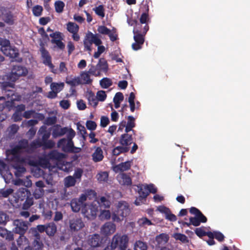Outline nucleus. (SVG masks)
Wrapping results in <instances>:
<instances>
[{"instance_id": "obj_1", "label": "nucleus", "mask_w": 250, "mask_h": 250, "mask_svg": "<svg viewBox=\"0 0 250 250\" xmlns=\"http://www.w3.org/2000/svg\"><path fill=\"white\" fill-rule=\"evenodd\" d=\"M75 135V131L70 128L69 132L66 134L67 138H63L59 140L57 147L61 148L64 152H79L81 148L75 147L72 140Z\"/></svg>"}, {"instance_id": "obj_2", "label": "nucleus", "mask_w": 250, "mask_h": 250, "mask_svg": "<svg viewBox=\"0 0 250 250\" xmlns=\"http://www.w3.org/2000/svg\"><path fill=\"white\" fill-rule=\"evenodd\" d=\"M130 213V206L125 201L118 202L116 206V209L112 211V220L114 222L120 223Z\"/></svg>"}, {"instance_id": "obj_3", "label": "nucleus", "mask_w": 250, "mask_h": 250, "mask_svg": "<svg viewBox=\"0 0 250 250\" xmlns=\"http://www.w3.org/2000/svg\"><path fill=\"white\" fill-rule=\"evenodd\" d=\"M15 197L17 202L22 204V208L24 210L28 209L33 205V195L26 188H20L15 193Z\"/></svg>"}, {"instance_id": "obj_4", "label": "nucleus", "mask_w": 250, "mask_h": 250, "mask_svg": "<svg viewBox=\"0 0 250 250\" xmlns=\"http://www.w3.org/2000/svg\"><path fill=\"white\" fill-rule=\"evenodd\" d=\"M129 238L125 234L116 233L112 238L110 247L118 250H126L128 245Z\"/></svg>"}, {"instance_id": "obj_5", "label": "nucleus", "mask_w": 250, "mask_h": 250, "mask_svg": "<svg viewBox=\"0 0 250 250\" xmlns=\"http://www.w3.org/2000/svg\"><path fill=\"white\" fill-rule=\"evenodd\" d=\"M9 44L10 42L8 40L1 41L0 45H2L1 51L5 55L14 59L18 62H21L22 60L19 57V50L16 47L12 48Z\"/></svg>"}, {"instance_id": "obj_6", "label": "nucleus", "mask_w": 250, "mask_h": 250, "mask_svg": "<svg viewBox=\"0 0 250 250\" xmlns=\"http://www.w3.org/2000/svg\"><path fill=\"white\" fill-rule=\"evenodd\" d=\"M88 72L95 77L101 75V72L107 73L108 70V65L104 58H100L98 63L96 65L90 64Z\"/></svg>"}, {"instance_id": "obj_7", "label": "nucleus", "mask_w": 250, "mask_h": 250, "mask_svg": "<svg viewBox=\"0 0 250 250\" xmlns=\"http://www.w3.org/2000/svg\"><path fill=\"white\" fill-rule=\"evenodd\" d=\"M28 73L27 69L21 65H14L11 72L7 75V80L12 82H15L20 77L25 76Z\"/></svg>"}, {"instance_id": "obj_8", "label": "nucleus", "mask_w": 250, "mask_h": 250, "mask_svg": "<svg viewBox=\"0 0 250 250\" xmlns=\"http://www.w3.org/2000/svg\"><path fill=\"white\" fill-rule=\"evenodd\" d=\"M98 206L96 204H85L82 209V213L88 219H94L97 216Z\"/></svg>"}, {"instance_id": "obj_9", "label": "nucleus", "mask_w": 250, "mask_h": 250, "mask_svg": "<svg viewBox=\"0 0 250 250\" xmlns=\"http://www.w3.org/2000/svg\"><path fill=\"white\" fill-rule=\"evenodd\" d=\"M86 196L84 195H81L79 198L72 199L70 202V206L73 211L79 212L85 205Z\"/></svg>"}, {"instance_id": "obj_10", "label": "nucleus", "mask_w": 250, "mask_h": 250, "mask_svg": "<svg viewBox=\"0 0 250 250\" xmlns=\"http://www.w3.org/2000/svg\"><path fill=\"white\" fill-rule=\"evenodd\" d=\"M14 225L15 226V233L19 234L20 235H23L28 228L27 223L21 220H15Z\"/></svg>"}, {"instance_id": "obj_11", "label": "nucleus", "mask_w": 250, "mask_h": 250, "mask_svg": "<svg viewBox=\"0 0 250 250\" xmlns=\"http://www.w3.org/2000/svg\"><path fill=\"white\" fill-rule=\"evenodd\" d=\"M69 226L72 231H77L83 228L84 225L81 218L76 216L69 220Z\"/></svg>"}, {"instance_id": "obj_12", "label": "nucleus", "mask_w": 250, "mask_h": 250, "mask_svg": "<svg viewBox=\"0 0 250 250\" xmlns=\"http://www.w3.org/2000/svg\"><path fill=\"white\" fill-rule=\"evenodd\" d=\"M144 34H134V40L135 42L132 44V48L135 51L141 49L145 42V36Z\"/></svg>"}, {"instance_id": "obj_13", "label": "nucleus", "mask_w": 250, "mask_h": 250, "mask_svg": "<svg viewBox=\"0 0 250 250\" xmlns=\"http://www.w3.org/2000/svg\"><path fill=\"white\" fill-rule=\"evenodd\" d=\"M40 51L43 60V63L50 68H53L54 66L52 63L51 57L48 51L43 46L41 47Z\"/></svg>"}, {"instance_id": "obj_14", "label": "nucleus", "mask_w": 250, "mask_h": 250, "mask_svg": "<svg viewBox=\"0 0 250 250\" xmlns=\"http://www.w3.org/2000/svg\"><path fill=\"white\" fill-rule=\"evenodd\" d=\"M63 154L59 152L57 150H53L50 151L46 156L47 159L41 160V162H43L44 164L48 163V159L52 160H60L63 158Z\"/></svg>"}, {"instance_id": "obj_15", "label": "nucleus", "mask_w": 250, "mask_h": 250, "mask_svg": "<svg viewBox=\"0 0 250 250\" xmlns=\"http://www.w3.org/2000/svg\"><path fill=\"white\" fill-rule=\"evenodd\" d=\"M14 89L15 88H12L10 90H7V92H2L5 96L11 101V102H9L11 103L9 107L12 106V104L14 101H20L21 99V95L16 93Z\"/></svg>"}, {"instance_id": "obj_16", "label": "nucleus", "mask_w": 250, "mask_h": 250, "mask_svg": "<svg viewBox=\"0 0 250 250\" xmlns=\"http://www.w3.org/2000/svg\"><path fill=\"white\" fill-rule=\"evenodd\" d=\"M70 131L67 127H61L59 125H56L54 126L53 130L52 135L54 138L62 136L65 134H67Z\"/></svg>"}, {"instance_id": "obj_17", "label": "nucleus", "mask_w": 250, "mask_h": 250, "mask_svg": "<svg viewBox=\"0 0 250 250\" xmlns=\"http://www.w3.org/2000/svg\"><path fill=\"white\" fill-rule=\"evenodd\" d=\"M116 230V225L110 222L105 223L102 227V233L106 235L113 233Z\"/></svg>"}, {"instance_id": "obj_18", "label": "nucleus", "mask_w": 250, "mask_h": 250, "mask_svg": "<svg viewBox=\"0 0 250 250\" xmlns=\"http://www.w3.org/2000/svg\"><path fill=\"white\" fill-rule=\"evenodd\" d=\"M6 155L7 160L10 162L13 163V164L18 163H26V159L24 157H22L21 156L11 154L10 152H8V151H6Z\"/></svg>"}, {"instance_id": "obj_19", "label": "nucleus", "mask_w": 250, "mask_h": 250, "mask_svg": "<svg viewBox=\"0 0 250 250\" xmlns=\"http://www.w3.org/2000/svg\"><path fill=\"white\" fill-rule=\"evenodd\" d=\"M96 35L93 34L91 32H89L86 34L85 38L83 41V44L84 48L86 50L91 51V45L93 43V41Z\"/></svg>"}, {"instance_id": "obj_20", "label": "nucleus", "mask_w": 250, "mask_h": 250, "mask_svg": "<svg viewBox=\"0 0 250 250\" xmlns=\"http://www.w3.org/2000/svg\"><path fill=\"white\" fill-rule=\"evenodd\" d=\"M101 243L100 236L98 234H94L90 235L88 240V244L92 248L99 247ZM89 250H94V248H91Z\"/></svg>"}, {"instance_id": "obj_21", "label": "nucleus", "mask_w": 250, "mask_h": 250, "mask_svg": "<svg viewBox=\"0 0 250 250\" xmlns=\"http://www.w3.org/2000/svg\"><path fill=\"white\" fill-rule=\"evenodd\" d=\"M119 143L122 146H129L133 143L132 135H130L128 133L122 134L120 137Z\"/></svg>"}, {"instance_id": "obj_22", "label": "nucleus", "mask_w": 250, "mask_h": 250, "mask_svg": "<svg viewBox=\"0 0 250 250\" xmlns=\"http://www.w3.org/2000/svg\"><path fill=\"white\" fill-rule=\"evenodd\" d=\"M24 164L21 163L12 164V167L15 169L14 173L16 177H21L26 171V169L23 166Z\"/></svg>"}, {"instance_id": "obj_23", "label": "nucleus", "mask_w": 250, "mask_h": 250, "mask_svg": "<svg viewBox=\"0 0 250 250\" xmlns=\"http://www.w3.org/2000/svg\"><path fill=\"white\" fill-rule=\"evenodd\" d=\"M189 212L191 214L196 216L200 223H204L207 222V217L196 208L193 207H191L189 209Z\"/></svg>"}, {"instance_id": "obj_24", "label": "nucleus", "mask_w": 250, "mask_h": 250, "mask_svg": "<svg viewBox=\"0 0 250 250\" xmlns=\"http://www.w3.org/2000/svg\"><path fill=\"white\" fill-rule=\"evenodd\" d=\"M22 116L26 119L30 118L33 116L34 118H38L40 120H43L44 118L43 114L36 113L35 111L33 110L25 111Z\"/></svg>"}, {"instance_id": "obj_25", "label": "nucleus", "mask_w": 250, "mask_h": 250, "mask_svg": "<svg viewBox=\"0 0 250 250\" xmlns=\"http://www.w3.org/2000/svg\"><path fill=\"white\" fill-rule=\"evenodd\" d=\"M142 23L138 22L136 25L134 27L133 30V34H146L147 31L149 30L148 24H146L143 27H142Z\"/></svg>"}, {"instance_id": "obj_26", "label": "nucleus", "mask_w": 250, "mask_h": 250, "mask_svg": "<svg viewBox=\"0 0 250 250\" xmlns=\"http://www.w3.org/2000/svg\"><path fill=\"white\" fill-rule=\"evenodd\" d=\"M46 234L50 237L53 236L57 232V226L53 222L46 224Z\"/></svg>"}, {"instance_id": "obj_27", "label": "nucleus", "mask_w": 250, "mask_h": 250, "mask_svg": "<svg viewBox=\"0 0 250 250\" xmlns=\"http://www.w3.org/2000/svg\"><path fill=\"white\" fill-rule=\"evenodd\" d=\"M92 160L94 162H99L104 158L103 151L100 147H97L92 154Z\"/></svg>"}, {"instance_id": "obj_28", "label": "nucleus", "mask_w": 250, "mask_h": 250, "mask_svg": "<svg viewBox=\"0 0 250 250\" xmlns=\"http://www.w3.org/2000/svg\"><path fill=\"white\" fill-rule=\"evenodd\" d=\"M65 83L70 85L71 87H74L76 85L82 84V82L79 77L72 78V76L67 77L66 78Z\"/></svg>"}, {"instance_id": "obj_29", "label": "nucleus", "mask_w": 250, "mask_h": 250, "mask_svg": "<svg viewBox=\"0 0 250 250\" xmlns=\"http://www.w3.org/2000/svg\"><path fill=\"white\" fill-rule=\"evenodd\" d=\"M42 142L40 139H36L33 141L29 145L28 152L32 153L34 152L37 148L42 146Z\"/></svg>"}, {"instance_id": "obj_30", "label": "nucleus", "mask_w": 250, "mask_h": 250, "mask_svg": "<svg viewBox=\"0 0 250 250\" xmlns=\"http://www.w3.org/2000/svg\"><path fill=\"white\" fill-rule=\"evenodd\" d=\"M1 238L10 241L13 239V237L11 233L8 232L6 229L0 227V241H2Z\"/></svg>"}, {"instance_id": "obj_31", "label": "nucleus", "mask_w": 250, "mask_h": 250, "mask_svg": "<svg viewBox=\"0 0 250 250\" xmlns=\"http://www.w3.org/2000/svg\"><path fill=\"white\" fill-rule=\"evenodd\" d=\"M39 133L42 134V142H44L46 141L49 140L51 133L49 131H47L46 127L45 126H42L39 130Z\"/></svg>"}, {"instance_id": "obj_32", "label": "nucleus", "mask_w": 250, "mask_h": 250, "mask_svg": "<svg viewBox=\"0 0 250 250\" xmlns=\"http://www.w3.org/2000/svg\"><path fill=\"white\" fill-rule=\"evenodd\" d=\"M133 163V160L127 161L125 162L121 163L117 165V167L121 171H125L129 170Z\"/></svg>"}, {"instance_id": "obj_33", "label": "nucleus", "mask_w": 250, "mask_h": 250, "mask_svg": "<svg viewBox=\"0 0 250 250\" xmlns=\"http://www.w3.org/2000/svg\"><path fill=\"white\" fill-rule=\"evenodd\" d=\"M89 104L92 105L93 107H96L98 104V100L96 96H95L94 93L92 91L88 93L87 98Z\"/></svg>"}, {"instance_id": "obj_34", "label": "nucleus", "mask_w": 250, "mask_h": 250, "mask_svg": "<svg viewBox=\"0 0 250 250\" xmlns=\"http://www.w3.org/2000/svg\"><path fill=\"white\" fill-rule=\"evenodd\" d=\"M89 72L84 71L81 73V76L83 81L82 84H90L92 82V80L90 78Z\"/></svg>"}, {"instance_id": "obj_35", "label": "nucleus", "mask_w": 250, "mask_h": 250, "mask_svg": "<svg viewBox=\"0 0 250 250\" xmlns=\"http://www.w3.org/2000/svg\"><path fill=\"white\" fill-rule=\"evenodd\" d=\"M15 82H4L1 84V88L2 92H7V90H10L12 88H15Z\"/></svg>"}, {"instance_id": "obj_36", "label": "nucleus", "mask_w": 250, "mask_h": 250, "mask_svg": "<svg viewBox=\"0 0 250 250\" xmlns=\"http://www.w3.org/2000/svg\"><path fill=\"white\" fill-rule=\"evenodd\" d=\"M139 188L138 193L139 194V200L141 199H145L148 195V192L146 189V186L144 188L143 186H138Z\"/></svg>"}, {"instance_id": "obj_37", "label": "nucleus", "mask_w": 250, "mask_h": 250, "mask_svg": "<svg viewBox=\"0 0 250 250\" xmlns=\"http://www.w3.org/2000/svg\"><path fill=\"white\" fill-rule=\"evenodd\" d=\"M16 146L21 151H23V149H25L26 151L28 152V150L29 148V144L28 140L26 139H22L20 140L18 145Z\"/></svg>"}, {"instance_id": "obj_38", "label": "nucleus", "mask_w": 250, "mask_h": 250, "mask_svg": "<svg viewBox=\"0 0 250 250\" xmlns=\"http://www.w3.org/2000/svg\"><path fill=\"white\" fill-rule=\"evenodd\" d=\"M99 217L101 220H107L112 218V214L109 210H102L100 212Z\"/></svg>"}, {"instance_id": "obj_39", "label": "nucleus", "mask_w": 250, "mask_h": 250, "mask_svg": "<svg viewBox=\"0 0 250 250\" xmlns=\"http://www.w3.org/2000/svg\"><path fill=\"white\" fill-rule=\"evenodd\" d=\"M101 86L103 88H107L112 85L111 80L108 78H104L100 81Z\"/></svg>"}, {"instance_id": "obj_40", "label": "nucleus", "mask_w": 250, "mask_h": 250, "mask_svg": "<svg viewBox=\"0 0 250 250\" xmlns=\"http://www.w3.org/2000/svg\"><path fill=\"white\" fill-rule=\"evenodd\" d=\"M98 203L101 207H104V208H109L111 205L110 201L107 200L106 197L104 196H102L99 198Z\"/></svg>"}, {"instance_id": "obj_41", "label": "nucleus", "mask_w": 250, "mask_h": 250, "mask_svg": "<svg viewBox=\"0 0 250 250\" xmlns=\"http://www.w3.org/2000/svg\"><path fill=\"white\" fill-rule=\"evenodd\" d=\"M79 29V26L75 23L69 22L67 24V29L69 32L71 33H77L78 32Z\"/></svg>"}, {"instance_id": "obj_42", "label": "nucleus", "mask_w": 250, "mask_h": 250, "mask_svg": "<svg viewBox=\"0 0 250 250\" xmlns=\"http://www.w3.org/2000/svg\"><path fill=\"white\" fill-rule=\"evenodd\" d=\"M55 11L58 13H62L65 6L64 3L61 0H57L54 3Z\"/></svg>"}, {"instance_id": "obj_43", "label": "nucleus", "mask_w": 250, "mask_h": 250, "mask_svg": "<svg viewBox=\"0 0 250 250\" xmlns=\"http://www.w3.org/2000/svg\"><path fill=\"white\" fill-rule=\"evenodd\" d=\"M147 246L146 243L140 240L137 241L134 245V250H147Z\"/></svg>"}, {"instance_id": "obj_44", "label": "nucleus", "mask_w": 250, "mask_h": 250, "mask_svg": "<svg viewBox=\"0 0 250 250\" xmlns=\"http://www.w3.org/2000/svg\"><path fill=\"white\" fill-rule=\"evenodd\" d=\"M65 186L66 187H70L75 186L76 180L73 176H68L64 179Z\"/></svg>"}, {"instance_id": "obj_45", "label": "nucleus", "mask_w": 250, "mask_h": 250, "mask_svg": "<svg viewBox=\"0 0 250 250\" xmlns=\"http://www.w3.org/2000/svg\"><path fill=\"white\" fill-rule=\"evenodd\" d=\"M3 20L6 23H7L9 25H12L14 24V22L13 16L11 12L10 11L6 13L4 15Z\"/></svg>"}, {"instance_id": "obj_46", "label": "nucleus", "mask_w": 250, "mask_h": 250, "mask_svg": "<svg viewBox=\"0 0 250 250\" xmlns=\"http://www.w3.org/2000/svg\"><path fill=\"white\" fill-rule=\"evenodd\" d=\"M11 103L9 101L5 102L2 104H0V122L4 120L6 117L5 115L2 114L1 112L5 107H9Z\"/></svg>"}, {"instance_id": "obj_47", "label": "nucleus", "mask_w": 250, "mask_h": 250, "mask_svg": "<svg viewBox=\"0 0 250 250\" xmlns=\"http://www.w3.org/2000/svg\"><path fill=\"white\" fill-rule=\"evenodd\" d=\"M97 180L100 182H106L108 178V173L106 171L101 172L97 175Z\"/></svg>"}, {"instance_id": "obj_48", "label": "nucleus", "mask_w": 250, "mask_h": 250, "mask_svg": "<svg viewBox=\"0 0 250 250\" xmlns=\"http://www.w3.org/2000/svg\"><path fill=\"white\" fill-rule=\"evenodd\" d=\"M93 10L95 11V13L98 16L101 17V18H104V9L103 5H100L98 6L93 8Z\"/></svg>"}, {"instance_id": "obj_49", "label": "nucleus", "mask_w": 250, "mask_h": 250, "mask_svg": "<svg viewBox=\"0 0 250 250\" xmlns=\"http://www.w3.org/2000/svg\"><path fill=\"white\" fill-rule=\"evenodd\" d=\"M121 178L122 179V184L123 185L130 186L132 184V180L130 176L125 173L121 175Z\"/></svg>"}, {"instance_id": "obj_50", "label": "nucleus", "mask_w": 250, "mask_h": 250, "mask_svg": "<svg viewBox=\"0 0 250 250\" xmlns=\"http://www.w3.org/2000/svg\"><path fill=\"white\" fill-rule=\"evenodd\" d=\"M64 86L63 83H52L50 85L51 89L56 92L57 93L62 90Z\"/></svg>"}, {"instance_id": "obj_51", "label": "nucleus", "mask_w": 250, "mask_h": 250, "mask_svg": "<svg viewBox=\"0 0 250 250\" xmlns=\"http://www.w3.org/2000/svg\"><path fill=\"white\" fill-rule=\"evenodd\" d=\"M9 221V216L3 211H0V224L5 225Z\"/></svg>"}, {"instance_id": "obj_52", "label": "nucleus", "mask_w": 250, "mask_h": 250, "mask_svg": "<svg viewBox=\"0 0 250 250\" xmlns=\"http://www.w3.org/2000/svg\"><path fill=\"white\" fill-rule=\"evenodd\" d=\"M168 237L167 234L161 233L156 237V241L158 243H166L167 242Z\"/></svg>"}, {"instance_id": "obj_53", "label": "nucleus", "mask_w": 250, "mask_h": 250, "mask_svg": "<svg viewBox=\"0 0 250 250\" xmlns=\"http://www.w3.org/2000/svg\"><path fill=\"white\" fill-rule=\"evenodd\" d=\"M138 223L140 226H150L152 224L151 221L146 217H143L138 220Z\"/></svg>"}, {"instance_id": "obj_54", "label": "nucleus", "mask_w": 250, "mask_h": 250, "mask_svg": "<svg viewBox=\"0 0 250 250\" xmlns=\"http://www.w3.org/2000/svg\"><path fill=\"white\" fill-rule=\"evenodd\" d=\"M44 193V190L43 188H36L34 192L33 196L36 199L42 198Z\"/></svg>"}, {"instance_id": "obj_55", "label": "nucleus", "mask_w": 250, "mask_h": 250, "mask_svg": "<svg viewBox=\"0 0 250 250\" xmlns=\"http://www.w3.org/2000/svg\"><path fill=\"white\" fill-rule=\"evenodd\" d=\"M43 10L42 7L41 5H36L33 7L32 12L35 16L39 17L42 15Z\"/></svg>"}, {"instance_id": "obj_56", "label": "nucleus", "mask_w": 250, "mask_h": 250, "mask_svg": "<svg viewBox=\"0 0 250 250\" xmlns=\"http://www.w3.org/2000/svg\"><path fill=\"white\" fill-rule=\"evenodd\" d=\"M13 192V189L11 188H4L0 189V197H7L10 194Z\"/></svg>"}, {"instance_id": "obj_57", "label": "nucleus", "mask_w": 250, "mask_h": 250, "mask_svg": "<svg viewBox=\"0 0 250 250\" xmlns=\"http://www.w3.org/2000/svg\"><path fill=\"white\" fill-rule=\"evenodd\" d=\"M42 147L44 149H51L54 147L55 143L53 141L51 140H49L44 142H42Z\"/></svg>"}, {"instance_id": "obj_58", "label": "nucleus", "mask_w": 250, "mask_h": 250, "mask_svg": "<svg viewBox=\"0 0 250 250\" xmlns=\"http://www.w3.org/2000/svg\"><path fill=\"white\" fill-rule=\"evenodd\" d=\"M82 195H84L86 196V200L87 199H89V200H91L93 198H95L96 196V193L95 191L92 189L87 190L84 194H82Z\"/></svg>"}, {"instance_id": "obj_59", "label": "nucleus", "mask_w": 250, "mask_h": 250, "mask_svg": "<svg viewBox=\"0 0 250 250\" xmlns=\"http://www.w3.org/2000/svg\"><path fill=\"white\" fill-rule=\"evenodd\" d=\"M49 36L52 38L51 42L52 43L54 44V42L53 40H58L59 39H61L62 37V33L59 31H56L55 32H53L49 35Z\"/></svg>"}, {"instance_id": "obj_60", "label": "nucleus", "mask_w": 250, "mask_h": 250, "mask_svg": "<svg viewBox=\"0 0 250 250\" xmlns=\"http://www.w3.org/2000/svg\"><path fill=\"white\" fill-rule=\"evenodd\" d=\"M110 29H108L105 26L101 25L98 28L97 31L99 33L103 35H107L110 33Z\"/></svg>"}, {"instance_id": "obj_61", "label": "nucleus", "mask_w": 250, "mask_h": 250, "mask_svg": "<svg viewBox=\"0 0 250 250\" xmlns=\"http://www.w3.org/2000/svg\"><path fill=\"white\" fill-rule=\"evenodd\" d=\"M86 126L88 129L93 131L96 129L97 124L94 121L89 120L86 123Z\"/></svg>"}, {"instance_id": "obj_62", "label": "nucleus", "mask_w": 250, "mask_h": 250, "mask_svg": "<svg viewBox=\"0 0 250 250\" xmlns=\"http://www.w3.org/2000/svg\"><path fill=\"white\" fill-rule=\"evenodd\" d=\"M96 97L98 101L103 102L106 98V94L105 91L100 90L97 92Z\"/></svg>"}, {"instance_id": "obj_63", "label": "nucleus", "mask_w": 250, "mask_h": 250, "mask_svg": "<svg viewBox=\"0 0 250 250\" xmlns=\"http://www.w3.org/2000/svg\"><path fill=\"white\" fill-rule=\"evenodd\" d=\"M7 151L10 152L11 154L18 155L19 156H21V153L23 152V151L21 150L16 146Z\"/></svg>"}, {"instance_id": "obj_64", "label": "nucleus", "mask_w": 250, "mask_h": 250, "mask_svg": "<svg viewBox=\"0 0 250 250\" xmlns=\"http://www.w3.org/2000/svg\"><path fill=\"white\" fill-rule=\"evenodd\" d=\"M57 122V118L56 116L47 117L45 121V124L48 125H54Z\"/></svg>"}]
</instances>
